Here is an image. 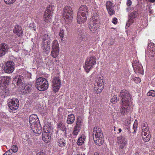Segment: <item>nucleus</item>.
Wrapping results in <instances>:
<instances>
[{
    "mask_svg": "<svg viewBox=\"0 0 155 155\" xmlns=\"http://www.w3.org/2000/svg\"><path fill=\"white\" fill-rule=\"evenodd\" d=\"M118 132H117V133L118 134H119L120 133H121L122 131V130L121 128H119L118 130Z\"/></svg>",
    "mask_w": 155,
    "mask_h": 155,
    "instance_id": "5fc2aeb1",
    "label": "nucleus"
},
{
    "mask_svg": "<svg viewBox=\"0 0 155 155\" xmlns=\"http://www.w3.org/2000/svg\"><path fill=\"white\" fill-rule=\"evenodd\" d=\"M75 120V117L74 115L73 114H71L68 116L67 123L68 124H72L74 121Z\"/></svg>",
    "mask_w": 155,
    "mask_h": 155,
    "instance_id": "bb28decb",
    "label": "nucleus"
},
{
    "mask_svg": "<svg viewBox=\"0 0 155 155\" xmlns=\"http://www.w3.org/2000/svg\"><path fill=\"white\" fill-rule=\"evenodd\" d=\"M113 41H110L108 44L110 45H112L113 44Z\"/></svg>",
    "mask_w": 155,
    "mask_h": 155,
    "instance_id": "6e6d98bb",
    "label": "nucleus"
},
{
    "mask_svg": "<svg viewBox=\"0 0 155 155\" xmlns=\"http://www.w3.org/2000/svg\"><path fill=\"white\" fill-rule=\"evenodd\" d=\"M35 87L39 91H43L47 90L48 87V83L45 78L39 77L36 80Z\"/></svg>",
    "mask_w": 155,
    "mask_h": 155,
    "instance_id": "20e7f679",
    "label": "nucleus"
},
{
    "mask_svg": "<svg viewBox=\"0 0 155 155\" xmlns=\"http://www.w3.org/2000/svg\"><path fill=\"white\" fill-rule=\"evenodd\" d=\"M60 37L61 38V40H63V38L64 37V31L63 30H61L59 34Z\"/></svg>",
    "mask_w": 155,
    "mask_h": 155,
    "instance_id": "37998d69",
    "label": "nucleus"
},
{
    "mask_svg": "<svg viewBox=\"0 0 155 155\" xmlns=\"http://www.w3.org/2000/svg\"><path fill=\"white\" fill-rule=\"evenodd\" d=\"M106 7L107 9L109 14L111 15L114 14L115 12L113 9L114 6L113 3L110 1H108L106 3Z\"/></svg>",
    "mask_w": 155,
    "mask_h": 155,
    "instance_id": "4be33fe9",
    "label": "nucleus"
},
{
    "mask_svg": "<svg viewBox=\"0 0 155 155\" xmlns=\"http://www.w3.org/2000/svg\"><path fill=\"white\" fill-rule=\"evenodd\" d=\"M51 132L49 131L43 132L42 134L43 140L46 143H48L51 140Z\"/></svg>",
    "mask_w": 155,
    "mask_h": 155,
    "instance_id": "aec40b11",
    "label": "nucleus"
},
{
    "mask_svg": "<svg viewBox=\"0 0 155 155\" xmlns=\"http://www.w3.org/2000/svg\"><path fill=\"white\" fill-rule=\"evenodd\" d=\"M94 155H99V154L95 152L94 153Z\"/></svg>",
    "mask_w": 155,
    "mask_h": 155,
    "instance_id": "bf43d9fd",
    "label": "nucleus"
},
{
    "mask_svg": "<svg viewBox=\"0 0 155 155\" xmlns=\"http://www.w3.org/2000/svg\"><path fill=\"white\" fill-rule=\"evenodd\" d=\"M80 130V128H76L74 127V130L73 132V134L75 136H76Z\"/></svg>",
    "mask_w": 155,
    "mask_h": 155,
    "instance_id": "c9c22d12",
    "label": "nucleus"
},
{
    "mask_svg": "<svg viewBox=\"0 0 155 155\" xmlns=\"http://www.w3.org/2000/svg\"><path fill=\"white\" fill-rule=\"evenodd\" d=\"M120 97L121 98V103L122 107L120 109L121 113L123 114L129 112L131 109L130 104L131 103L130 94L128 91L123 90L120 92Z\"/></svg>",
    "mask_w": 155,
    "mask_h": 155,
    "instance_id": "f257e3e1",
    "label": "nucleus"
},
{
    "mask_svg": "<svg viewBox=\"0 0 155 155\" xmlns=\"http://www.w3.org/2000/svg\"><path fill=\"white\" fill-rule=\"evenodd\" d=\"M37 155H45L44 153L40 152L38 153Z\"/></svg>",
    "mask_w": 155,
    "mask_h": 155,
    "instance_id": "864d4df0",
    "label": "nucleus"
},
{
    "mask_svg": "<svg viewBox=\"0 0 155 155\" xmlns=\"http://www.w3.org/2000/svg\"><path fill=\"white\" fill-rule=\"evenodd\" d=\"M73 15L72 10L70 6H66L64 8L63 17L67 24L71 23L73 17Z\"/></svg>",
    "mask_w": 155,
    "mask_h": 155,
    "instance_id": "423d86ee",
    "label": "nucleus"
},
{
    "mask_svg": "<svg viewBox=\"0 0 155 155\" xmlns=\"http://www.w3.org/2000/svg\"><path fill=\"white\" fill-rule=\"evenodd\" d=\"M155 45L154 43H150L148 46L149 51L145 52L146 56H148L150 59H152L155 54Z\"/></svg>",
    "mask_w": 155,
    "mask_h": 155,
    "instance_id": "f8f14e48",
    "label": "nucleus"
},
{
    "mask_svg": "<svg viewBox=\"0 0 155 155\" xmlns=\"http://www.w3.org/2000/svg\"><path fill=\"white\" fill-rule=\"evenodd\" d=\"M135 132V130L134 129V132Z\"/></svg>",
    "mask_w": 155,
    "mask_h": 155,
    "instance_id": "680f3d73",
    "label": "nucleus"
},
{
    "mask_svg": "<svg viewBox=\"0 0 155 155\" xmlns=\"http://www.w3.org/2000/svg\"><path fill=\"white\" fill-rule=\"evenodd\" d=\"M126 10L127 12L129 11L130 10V8H127Z\"/></svg>",
    "mask_w": 155,
    "mask_h": 155,
    "instance_id": "052dcab7",
    "label": "nucleus"
},
{
    "mask_svg": "<svg viewBox=\"0 0 155 155\" xmlns=\"http://www.w3.org/2000/svg\"><path fill=\"white\" fill-rule=\"evenodd\" d=\"M131 80L137 84L140 83L141 81V79L139 77H133Z\"/></svg>",
    "mask_w": 155,
    "mask_h": 155,
    "instance_id": "e433bc0d",
    "label": "nucleus"
},
{
    "mask_svg": "<svg viewBox=\"0 0 155 155\" xmlns=\"http://www.w3.org/2000/svg\"><path fill=\"white\" fill-rule=\"evenodd\" d=\"M52 82L53 91L56 92L59 90L61 85V82L59 75H56L53 78Z\"/></svg>",
    "mask_w": 155,
    "mask_h": 155,
    "instance_id": "9b49d317",
    "label": "nucleus"
},
{
    "mask_svg": "<svg viewBox=\"0 0 155 155\" xmlns=\"http://www.w3.org/2000/svg\"><path fill=\"white\" fill-rule=\"evenodd\" d=\"M12 150H9L4 153L3 155H11L12 153L11 152Z\"/></svg>",
    "mask_w": 155,
    "mask_h": 155,
    "instance_id": "09e8293b",
    "label": "nucleus"
},
{
    "mask_svg": "<svg viewBox=\"0 0 155 155\" xmlns=\"http://www.w3.org/2000/svg\"><path fill=\"white\" fill-rule=\"evenodd\" d=\"M93 136L96 135V134L101 135H103L101 129L99 127H94L93 132Z\"/></svg>",
    "mask_w": 155,
    "mask_h": 155,
    "instance_id": "cd10ccee",
    "label": "nucleus"
},
{
    "mask_svg": "<svg viewBox=\"0 0 155 155\" xmlns=\"http://www.w3.org/2000/svg\"><path fill=\"white\" fill-rule=\"evenodd\" d=\"M117 142L119 146V149L121 153H123L126 148L127 140L124 136L121 135L117 137Z\"/></svg>",
    "mask_w": 155,
    "mask_h": 155,
    "instance_id": "6e6552de",
    "label": "nucleus"
},
{
    "mask_svg": "<svg viewBox=\"0 0 155 155\" xmlns=\"http://www.w3.org/2000/svg\"><path fill=\"white\" fill-rule=\"evenodd\" d=\"M54 8V7L53 5H49L47 7L46 10L45 12L44 20L42 22V23H48L51 22V18Z\"/></svg>",
    "mask_w": 155,
    "mask_h": 155,
    "instance_id": "39448f33",
    "label": "nucleus"
},
{
    "mask_svg": "<svg viewBox=\"0 0 155 155\" xmlns=\"http://www.w3.org/2000/svg\"><path fill=\"white\" fill-rule=\"evenodd\" d=\"M81 123H78V122H76V125L74 127L76 128H80V129L81 127Z\"/></svg>",
    "mask_w": 155,
    "mask_h": 155,
    "instance_id": "49530a36",
    "label": "nucleus"
},
{
    "mask_svg": "<svg viewBox=\"0 0 155 155\" xmlns=\"http://www.w3.org/2000/svg\"><path fill=\"white\" fill-rule=\"evenodd\" d=\"M111 102L113 104L116 103L117 101V99L116 97V95L114 96L111 99Z\"/></svg>",
    "mask_w": 155,
    "mask_h": 155,
    "instance_id": "79ce46f5",
    "label": "nucleus"
},
{
    "mask_svg": "<svg viewBox=\"0 0 155 155\" xmlns=\"http://www.w3.org/2000/svg\"><path fill=\"white\" fill-rule=\"evenodd\" d=\"M132 66L135 73L138 74H143V69L142 66L139 63L134 62L132 63Z\"/></svg>",
    "mask_w": 155,
    "mask_h": 155,
    "instance_id": "f3484780",
    "label": "nucleus"
},
{
    "mask_svg": "<svg viewBox=\"0 0 155 155\" xmlns=\"http://www.w3.org/2000/svg\"><path fill=\"white\" fill-rule=\"evenodd\" d=\"M88 9L85 5H82L79 8L77 13H79L81 15L87 16L88 15Z\"/></svg>",
    "mask_w": 155,
    "mask_h": 155,
    "instance_id": "5701e85b",
    "label": "nucleus"
},
{
    "mask_svg": "<svg viewBox=\"0 0 155 155\" xmlns=\"http://www.w3.org/2000/svg\"><path fill=\"white\" fill-rule=\"evenodd\" d=\"M132 2L130 0H127V5L128 6H130L132 4Z\"/></svg>",
    "mask_w": 155,
    "mask_h": 155,
    "instance_id": "3c124183",
    "label": "nucleus"
},
{
    "mask_svg": "<svg viewBox=\"0 0 155 155\" xmlns=\"http://www.w3.org/2000/svg\"><path fill=\"white\" fill-rule=\"evenodd\" d=\"M32 90V86L31 84H27L25 86V85L23 87L21 88V93L25 95L26 94L30 93Z\"/></svg>",
    "mask_w": 155,
    "mask_h": 155,
    "instance_id": "412c9836",
    "label": "nucleus"
},
{
    "mask_svg": "<svg viewBox=\"0 0 155 155\" xmlns=\"http://www.w3.org/2000/svg\"><path fill=\"white\" fill-rule=\"evenodd\" d=\"M42 41L41 44V48L44 52L48 54L50 52L51 38L50 35L45 34L42 37Z\"/></svg>",
    "mask_w": 155,
    "mask_h": 155,
    "instance_id": "7ed1b4c3",
    "label": "nucleus"
},
{
    "mask_svg": "<svg viewBox=\"0 0 155 155\" xmlns=\"http://www.w3.org/2000/svg\"><path fill=\"white\" fill-rule=\"evenodd\" d=\"M96 59L95 57L92 56L87 58L85 62L84 68L87 72H88L96 64Z\"/></svg>",
    "mask_w": 155,
    "mask_h": 155,
    "instance_id": "1a4fd4ad",
    "label": "nucleus"
},
{
    "mask_svg": "<svg viewBox=\"0 0 155 155\" xmlns=\"http://www.w3.org/2000/svg\"><path fill=\"white\" fill-rule=\"evenodd\" d=\"M83 155H85V154H83Z\"/></svg>",
    "mask_w": 155,
    "mask_h": 155,
    "instance_id": "e2e57ef3",
    "label": "nucleus"
},
{
    "mask_svg": "<svg viewBox=\"0 0 155 155\" xmlns=\"http://www.w3.org/2000/svg\"><path fill=\"white\" fill-rule=\"evenodd\" d=\"M85 137L83 135L80 137L78 140L77 142V144L78 145L80 146L82 144L85 140Z\"/></svg>",
    "mask_w": 155,
    "mask_h": 155,
    "instance_id": "f704fd0d",
    "label": "nucleus"
},
{
    "mask_svg": "<svg viewBox=\"0 0 155 155\" xmlns=\"http://www.w3.org/2000/svg\"><path fill=\"white\" fill-rule=\"evenodd\" d=\"M112 22L114 24H116L117 23V19L116 18H114L112 21Z\"/></svg>",
    "mask_w": 155,
    "mask_h": 155,
    "instance_id": "603ef678",
    "label": "nucleus"
},
{
    "mask_svg": "<svg viewBox=\"0 0 155 155\" xmlns=\"http://www.w3.org/2000/svg\"><path fill=\"white\" fill-rule=\"evenodd\" d=\"M13 83L19 88L23 87L25 85L24 78L21 76H17L14 78Z\"/></svg>",
    "mask_w": 155,
    "mask_h": 155,
    "instance_id": "4468645a",
    "label": "nucleus"
},
{
    "mask_svg": "<svg viewBox=\"0 0 155 155\" xmlns=\"http://www.w3.org/2000/svg\"><path fill=\"white\" fill-rule=\"evenodd\" d=\"M147 95L148 96L154 97L155 96V91L153 90L150 91L147 93Z\"/></svg>",
    "mask_w": 155,
    "mask_h": 155,
    "instance_id": "a19ab883",
    "label": "nucleus"
},
{
    "mask_svg": "<svg viewBox=\"0 0 155 155\" xmlns=\"http://www.w3.org/2000/svg\"><path fill=\"white\" fill-rule=\"evenodd\" d=\"M5 3L8 4H12L16 0H4Z\"/></svg>",
    "mask_w": 155,
    "mask_h": 155,
    "instance_id": "c03bdc74",
    "label": "nucleus"
},
{
    "mask_svg": "<svg viewBox=\"0 0 155 155\" xmlns=\"http://www.w3.org/2000/svg\"><path fill=\"white\" fill-rule=\"evenodd\" d=\"M151 2H155V0H149Z\"/></svg>",
    "mask_w": 155,
    "mask_h": 155,
    "instance_id": "13d9d810",
    "label": "nucleus"
},
{
    "mask_svg": "<svg viewBox=\"0 0 155 155\" xmlns=\"http://www.w3.org/2000/svg\"><path fill=\"white\" fill-rule=\"evenodd\" d=\"M51 51V55L54 58H56L59 54V49H52Z\"/></svg>",
    "mask_w": 155,
    "mask_h": 155,
    "instance_id": "2f4dec72",
    "label": "nucleus"
},
{
    "mask_svg": "<svg viewBox=\"0 0 155 155\" xmlns=\"http://www.w3.org/2000/svg\"><path fill=\"white\" fill-rule=\"evenodd\" d=\"M7 102L10 112L16 110L18 108L19 103L18 99L14 98H9Z\"/></svg>",
    "mask_w": 155,
    "mask_h": 155,
    "instance_id": "9d476101",
    "label": "nucleus"
},
{
    "mask_svg": "<svg viewBox=\"0 0 155 155\" xmlns=\"http://www.w3.org/2000/svg\"><path fill=\"white\" fill-rule=\"evenodd\" d=\"M9 150H12L11 151L12 153L13 152L16 153L18 150V148L16 146L13 145L12 146L11 149Z\"/></svg>",
    "mask_w": 155,
    "mask_h": 155,
    "instance_id": "58836bf2",
    "label": "nucleus"
},
{
    "mask_svg": "<svg viewBox=\"0 0 155 155\" xmlns=\"http://www.w3.org/2000/svg\"><path fill=\"white\" fill-rule=\"evenodd\" d=\"M58 144L60 147H62L65 146L66 145L65 140L63 138H61L58 139Z\"/></svg>",
    "mask_w": 155,
    "mask_h": 155,
    "instance_id": "7c9ffc66",
    "label": "nucleus"
},
{
    "mask_svg": "<svg viewBox=\"0 0 155 155\" xmlns=\"http://www.w3.org/2000/svg\"><path fill=\"white\" fill-rule=\"evenodd\" d=\"M30 127L34 133L40 134L41 130V127L39 124V121L37 115L33 114L29 118Z\"/></svg>",
    "mask_w": 155,
    "mask_h": 155,
    "instance_id": "f03ea898",
    "label": "nucleus"
},
{
    "mask_svg": "<svg viewBox=\"0 0 155 155\" xmlns=\"http://www.w3.org/2000/svg\"><path fill=\"white\" fill-rule=\"evenodd\" d=\"M9 47L8 45L5 43L0 44V57L4 55L8 52Z\"/></svg>",
    "mask_w": 155,
    "mask_h": 155,
    "instance_id": "6ab92c4d",
    "label": "nucleus"
},
{
    "mask_svg": "<svg viewBox=\"0 0 155 155\" xmlns=\"http://www.w3.org/2000/svg\"><path fill=\"white\" fill-rule=\"evenodd\" d=\"M15 65L14 63L12 61H8L4 67V70L5 73H11L14 70Z\"/></svg>",
    "mask_w": 155,
    "mask_h": 155,
    "instance_id": "2eb2a0df",
    "label": "nucleus"
},
{
    "mask_svg": "<svg viewBox=\"0 0 155 155\" xmlns=\"http://www.w3.org/2000/svg\"><path fill=\"white\" fill-rule=\"evenodd\" d=\"M97 24L94 22H91L89 25V28L91 31L93 33L96 31L97 30Z\"/></svg>",
    "mask_w": 155,
    "mask_h": 155,
    "instance_id": "c85d7f7f",
    "label": "nucleus"
},
{
    "mask_svg": "<svg viewBox=\"0 0 155 155\" xmlns=\"http://www.w3.org/2000/svg\"><path fill=\"white\" fill-rule=\"evenodd\" d=\"M147 124L146 123H143V124L142 127V130H144V131L147 130V131L148 132V128H147Z\"/></svg>",
    "mask_w": 155,
    "mask_h": 155,
    "instance_id": "ea45409f",
    "label": "nucleus"
},
{
    "mask_svg": "<svg viewBox=\"0 0 155 155\" xmlns=\"http://www.w3.org/2000/svg\"><path fill=\"white\" fill-rule=\"evenodd\" d=\"M103 135L93 136V138L95 143L97 145L101 146L103 144L104 142V138L103 137Z\"/></svg>",
    "mask_w": 155,
    "mask_h": 155,
    "instance_id": "a211bd4d",
    "label": "nucleus"
},
{
    "mask_svg": "<svg viewBox=\"0 0 155 155\" xmlns=\"http://www.w3.org/2000/svg\"><path fill=\"white\" fill-rule=\"evenodd\" d=\"M14 32L18 37H21L23 35V30L21 26L18 25H16L14 28Z\"/></svg>",
    "mask_w": 155,
    "mask_h": 155,
    "instance_id": "b1692460",
    "label": "nucleus"
},
{
    "mask_svg": "<svg viewBox=\"0 0 155 155\" xmlns=\"http://www.w3.org/2000/svg\"><path fill=\"white\" fill-rule=\"evenodd\" d=\"M142 131L143 132L142 133V137H145V136H147L148 134H149L148 132V133H147V130L144 131V130H143Z\"/></svg>",
    "mask_w": 155,
    "mask_h": 155,
    "instance_id": "de8ad7c7",
    "label": "nucleus"
},
{
    "mask_svg": "<svg viewBox=\"0 0 155 155\" xmlns=\"http://www.w3.org/2000/svg\"><path fill=\"white\" fill-rule=\"evenodd\" d=\"M83 121V120L82 118L81 117L78 116V117L77 119L76 122L82 124Z\"/></svg>",
    "mask_w": 155,
    "mask_h": 155,
    "instance_id": "a18cd8bd",
    "label": "nucleus"
},
{
    "mask_svg": "<svg viewBox=\"0 0 155 155\" xmlns=\"http://www.w3.org/2000/svg\"><path fill=\"white\" fill-rule=\"evenodd\" d=\"M117 127H114V131H116V130H117Z\"/></svg>",
    "mask_w": 155,
    "mask_h": 155,
    "instance_id": "4d7b16f0",
    "label": "nucleus"
},
{
    "mask_svg": "<svg viewBox=\"0 0 155 155\" xmlns=\"http://www.w3.org/2000/svg\"><path fill=\"white\" fill-rule=\"evenodd\" d=\"M138 14L137 11H135L132 12L129 15V19L126 24L127 27H129L131 24L134 23L135 18L137 16Z\"/></svg>",
    "mask_w": 155,
    "mask_h": 155,
    "instance_id": "dca6fc26",
    "label": "nucleus"
},
{
    "mask_svg": "<svg viewBox=\"0 0 155 155\" xmlns=\"http://www.w3.org/2000/svg\"><path fill=\"white\" fill-rule=\"evenodd\" d=\"M85 32L84 27L80 26L78 28L77 33L78 34V39L79 42L84 41L87 39V37Z\"/></svg>",
    "mask_w": 155,
    "mask_h": 155,
    "instance_id": "ddd939ff",
    "label": "nucleus"
},
{
    "mask_svg": "<svg viewBox=\"0 0 155 155\" xmlns=\"http://www.w3.org/2000/svg\"><path fill=\"white\" fill-rule=\"evenodd\" d=\"M96 79L94 89L96 93L98 94L101 92L103 89L104 81L103 76H97Z\"/></svg>",
    "mask_w": 155,
    "mask_h": 155,
    "instance_id": "0eeeda50",
    "label": "nucleus"
},
{
    "mask_svg": "<svg viewBox=\"0 0 155 155\" xmlns=\"http://www.w3.org/2000/svg\"><path fill=\"white\" fill-rule=\"evenodd\" d=\"M92 18L93 20L92 22H94V23L97 24L99 22V17L97 14H95L92 17Z\"/></svg>",
    "mask_w": 155,
    "mask_h": 155,
    "instance_id": "473e14b6",
    "label": "nucleus"
},
{
    "mask_svg": "<svg viewBox=\"0 0 155 155\" xmlns=\"http://www.w3.org/2000/svg\"><path fill=\"white\" fill-rule=\"evenodd\" d=\"M125 128V130H127V131L128 132V133L130 134L131 133V132L130 130V127L129 126H126Z\"/></svg>",
    "mask_w": 155,
    "mask_h": 155,
    "instance_id": "8fccbe9b",
    "label": "nucleus"
},
{
    "mask_svg": "<svg viewBox=\"0 0 155 155\" xmlns=\"http://www.w3.org/2000/svg\"><path fill=\"white\" fill-rule=\"evenodd\" d=\"M87 18V16L77 13V21L78 23L80 24L83 23L86 21Z\"/></svg>",
    "mask_w": 155,
    "mask_h": 155,
    "instance_id": "393cba45",
    "label": "nucleus"
},
{
    "mask_svg": "<svg viewBox=\"0 0 155 155\" xmlns=\"http://www.w3.org/2000/svg\"><path fill=\"white\" fill-rule=\"evenodd\" d=\"M52 49H59V45L57 40H54L52 43Z\"/></svg>",
    "mask_w": 155,
    "mask_h": 155,
    "instance_id": "72a5a7b5",
    "label": "nucleus"
},
{
    "mask_svg": "<svg viewBox=\"0 0 155 155\" xmlns=\"http://www.w3.org/2000/svg\"><path fill=\"white\" fill-rule=\"evenodd\" d=\"M11 79L10 77L3 76L2 77L1 81L5 85H8Z\"/></svg>",
    "mask_w": 155,
    "mask_h": 155,
    "instance_id": "c756f323",
    "label": "nucleus"
},
{
    "mask_svg": "<svg viewBox=\"0 0 155 155\" xmlns=\"http://www.w3.org/2000/svg\"><path fill=\"white\" fill-rule=\"evenodd\" d=\"M142 138L143 140L144 141L146 142H148L150 140V135L149 134H148L147 136L144 137H142Z\"/></svg>",
    "mask_w": 155,
    "mask_h": 155,
    "instance_id": "4c0bfd02",
    "label": "nucleus"
},
{
    "mask_svg": "<svg viewBox=\"0 0 155 155\" xmlns=\"http://www.w3.org/2000/svg\"><path fill=\"white\" fill-rule=\"evenodd\" d=\"M57 128L59 130L64 132L65 134H66V128L64 124L61 122L58 123Z\"/></svg>",
    "mask_w": 155,
    "mask_h": 155,
    "instance_id": "a878e982",
    "label": "nucleus"
}]
</instances>
